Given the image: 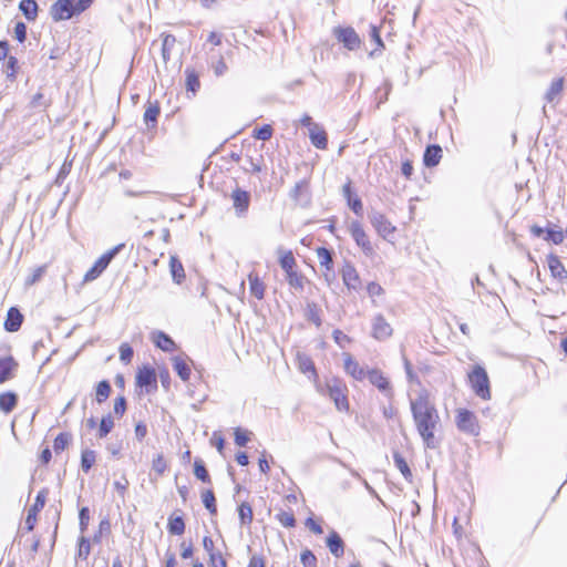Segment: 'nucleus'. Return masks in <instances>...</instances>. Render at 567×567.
<instances>
[{
    "label": "nucleus",
    "mask_w": 567,
    "mask_h": 567,
    "mask_svg": "<svg viewBox=\"0 0 567 567\" xmlns=\"http://www.w3.org/2000/svg\"><path fill=\"white\" fill-rule=\"evenodd\" d=\"M176 44L175 37L167 34L163 38L159 50L162 52L163 60L166 62L171 58L172 50L174 49Z\"/></svg>",
    "instance_id": "obj_34"
},
{
    "label": "nucleus",
    "mask_w": 567,
    "mask_h": 567,
    "mask_svg": "<svg viewBox=\"0 0 567 567\" xmlns=\"http://www.w3.org/2000/svg\"><path fill=\"white\" fill-rule=\"evenodd\" d=\"M83 11L76 1L73 0H56L50 9L51 18L54 21L69 20L74 16L81 14Z\"/></svg>",
    "instance_id": "obj_4"
},
{
    "label": "nucleus",
    "mask_w": 567,
    "mask_h": 567,
    "mask_svg": "<svg viewBox=\"0 0 567 567\" xmlns=\"http://www.w3.org/2000/svg\"><path fill=\"white\" fill-rule=\"evenodd\" d=\"M249 281V291L251 296H254L258 300H262L265 298L266 285L259 277V275L255 271H251L248 275Z\"/></svg>",
    "instance_id": "obj_18"
},
{
    "label": "nucleus",
    "mask_w": 567,
    "mask_h": 567,
    "mask_svg": "<svg viewBox=\"0 0 567 567\" xmlns=\"http://www.w3.org/2000/svg\"><path fill=\"white\" fill-rule=\"evenodd\" d=\"M153 470L157 473V475H162L165 472L166 462L164 461V458L161 455H158L153 461Z\"/></svg>",
    "instance_id": "obj_62"
},
{
    "label": "nucleus",
    "mask_w": 567,
    "mask_h": 567,
    "mask_svg": "<svg viewBox=\"0 0 567 567\" xmlns=\"http://www.w3.org/2000/svg\"><path fill=\"white\" fill-rule=\"evenodd\" d=\"M117 249H112L106 252H104L94 264L93 266L85 272L83 277V282H91L95 279H97L104 270L110 265L111 260L116 255Z\"/></svg>",
    "instance_id": "obj_7"
},
{
    "label": "nucleus",
    "mask_w": 567,
    "mask_h": 567,
    "mask_svg": "<svg viewBox=\"0 0 567 567\" xmlns=\"http://www.w3.org/2000/svg\"><path fill=\"white\" fill-rule=\"evenodd\" d=\"M112 388L109 381H100L95 386V400L97 403L105 402L111 395Z\"/></svg>",
    "instance_id": "obj_32"
},
{
    "label": "nucleus",
    "mask_w": 567,
    "mask_h": 567,
    "mask_svg": "<svg viewBox=\"0 0 567 567\" xmlns=\"http://www.w3.org/2000/svg\"><path fill=\"white\" fill-rule=\"evenodd\" d=\"M19 10L28 21H34L39 14V6L35 0H21Z\"/></svg>",
    "instance_id": "obj_26"
},
{
    "label": "nucleus",
    "mask_w": 567,
    "mask_h": 567,
    "mask_svg": "<svg viewBox=\"0 0 567 567\" xmlns=\"http://www.w3.org/2000/svg\"><path fill=\"white\" fill-rule=\"evenodd\" d=\"M152 339L155 346L162 349L163 351L169 352L173 351L175 348L174 341L171 339L169 336L165 334L164 332L153 333Z\"/></svg>",
    "instance_id": "obj_31"
},
{
    "label": "nucleus",
    "mask_w": 567,
    "mask_h": 567,
    "mask_svg": "<svg viewBox=\"0 0 567 567\" xmlns=\"http://www.w3.org/2000/svg\"><path fill=\"white\" fill-rule=\"evenodd\" d=\"M72 443V434L70 432H61L53 440V451L60 454L66 450Z\"/></svg>",
    "instance_id": "obj_30"
},
{
    "label": "nucleus",
    "mask_w": 567,
    "mask_h": 567,
    "mask_svg": "<svg viewBox=\"0 0 567 567\" xmlns=\"http://www.w3.org/2000/svg\"><path fill=\"white\" fill-rule=\"evenodd\" d=\"M327 546L331 554L336 557H340L344 553V544L337 532H332L327 538Z\"/></svg>",
    "instance_id": "obj_27"
},
{
    "label": "nucleus",
    "mask_w": 567,
    "mask_h": 567,
    "mask_svg": "<svg viewBox=\"0 0 567 567\" xmlns=\"http://www.w3.org/2000/svg\"><path fill=\"white\" fill-rule=\"evenodd\" d=\"M23 322V315L16 307L9 308L3 323L4 330L8 332H17Z\"/></svg>",
    "instance_id": "obj_17"
},
{
    "label": "nucleus",
    "mask_w": 567,
    "mask_h": 567,
    "mask_svg": "<svg viewBox=\"0 0 567 567\" xmlns=\"http://www.w3.org/2000/svg\"><path fill=\"white\" fill-rule=\"evenodd\" d=\"M156 388V373L153 369L144 367V390L151 392Z\"/></svg>",
    "instance_id": "obj_45"
},
{
    "label": "nucleus",
    "mask_w": 567,
    "mask_h": 567,
    "mask_svg": "<svg viewBox=\"0 0 567 567\" xmlns=\"http://www.w3.org/2000/svg\"><path fill=\"white\" fill-rule=\"evenodd\" d=\"M343 284L348 289L358 290L361 285L360 276L351 262H346L341 269Z\"/></svg>",
    "instance_id": "obj_15"
},
{
    "label": "nucleus",
    "mask_w": 567,
    "mask_h": 567,
    "mask_svg": "<svg viewBox=\"0 0 567 567\" xmlns=\"http://www.w3.org/2000/svg\"><path fill=\"white\" fill-rule=\"evenodd\" d=\"M114 488L118 492L121 496H123L127 489L128 481L124 475L120 477V480L114 481Z\"/></svg>",
    "instance_id": "obj_60"
},
{
    "label": "nucleus",
    "mask_w": 567,
    "mask_h": 567,
    "mask_svg": "<svg viewBox=\"0 0 567 567\" xmlns=\"http://www.w3.org/2000/svg\"><path fill=\"white\" fill-rule=\"evenodd\" d=\"M185 530V523L181 516L171 517L168 520V532L172 535H182Z\"/></svg>",
    "instance_id": "obj_43"
},
{
    "label": "nucleus",
    "mask_w": 567,
    "mask_h": 567,
    "mask_svg": "<svg viewBox=\"0 0 567 567\" xmlns=\"http://www.w3.org/2000/svg\"><path fill=\"white\" fill-rule=\"evenodd\" d=\"M19 363L12 355L0 358V384L12 380L18 370Z\"/></svg>",
    "instance_id": "obj_12"
},
{
    "label": "nucleus",
    "mask_w": 567,
    "mask_h": 567,
    "mask_svg": "<svg viewBox=\"0 0 567 567\" xmlns=\"http://www.w3.org/2000/svg\"><path fill=\"white\" fill-rule=\"evenodd\" d=\"M547 262L554 278L559 279L560 281L567 279V270L556 255H549L547 257Z\"/></svg>",
    "instance_id": "obj_22"
},
{
    "label": "nucleus",
    "mask_w": 567,
    "mask_h": 567,
    "mask_svg": "<svg viewBox=\"0 0 567 567\" xmlns=\"http://www.w3.org/2000/svg\"><path fill=\"white\" fill-rule=\"evenodd\" d=\"M113 426H114V422H113L112 416L111 415L103 416L100 422L97 436L100 439L107 436V434L112 431Z\"/></svg>",
    "instance_id": "obj_44"
},
{
    "label": "nucleus",
    "mask_w": 567,
    "mask_h": 567,
    "mask_svg": "<svg viewBox=\"0 0 567 567\" xmlns=\"http://www.w3.org/2000/svg\"><path fill=\"white\" fill-rule=\"evenodd\" d=\"M370 221L372 226L375 228L378 234L384 239L391 235L395 227L388 220V218L380 212L372 210L369 214Z\"/></svg>",
    "instance_id": "obj_11"
},
{
    "label": "nucleus",
    "mask_w": 567,
    "mask_h": 567,
    "mask_svg": "<svg viewBox=\"0 0 567 567\" xmlns=\"http://www.w3.org/2000/svg\"><path fill=\"white\" fill-rule=\"evenodd\" d=\"M410 405L415 427L424 445L435 449L437 446L435 431L440 424V415L435 405L430 401L427 392H420L415 399L410 401Z\"/></svg>",
    "instance_id": "obj_1"
},
{
    "label": "nucleus",
    "mask_w": 567,
    "mask_h": 567,
    "mask_svg": "<svg viewBox=\"0 0 567 567\" xmlns=\"http://www.w3.org/2000/svg\"><path fill=\"white\" fill-rule=\"evenodd\" d=\"M393 461H394V464H395L396 468L402 473L404 478L406 481H411L412 480V472H411L406 461L404 460V457L401 454H399V453H394L393 454Z\"/></svg>",
    "instance_id": "obj_38"
},
{
    "label": "nucleus",
    "mask_w": 567,
    "mask_h": 567,
    "mask_svg": "<svg viewBox=\"0 0 567 567\" xmlns=\"http://www.w3.org/2000/svg\"><path fill=\"white\" fill-rule=\"evenodd\" d=\"M317 257L320 266L324 267L327 271H332V252L329 249L319 247L317 249Z\"/></svg>",
    "instance_id": "obj_36"
},
{
    "label": "nucleus",
    "mask_w": 567,
    "mask_h": 567,
    "mask_svg": "<svg viewBox=\"0 0 567 567\" xmlns=\"http://www.w3.org/2000/svg\"><path fill=\"white\" fill-rule=\"evenodd\" d=\"M327 393L329 398L333 401L336 409L341 412L349 411V402H348V389L346 384L338 380L333 379L327 383Z\"/></svg>",
    "instance_id": "obj_3"
},
{
    "label": "nucleus",
    "mask_w": 567,
    "mask_h": 567,
    "mask_svg": "<svg viewBox=\"0 0 567 567\" xmlns=\"http://www.w3.org/2000/svg\"><path fill=\"white\" fill-rule=\"evenodd\" d=\"M299 369L303 373L311 372L316 374V369L312 360L307 355H298Z\"/></svg>",
    "instance_id": "obj_49"
},
{
    "label": "nucleus",
    "mask_w": 567,
    "mask_h": 567,
    "mask_svg": "<svg viewBox=\"0 0 567 567\" xmlns=\"http://www.w3.org/2000/svg\"><path fill=\"white\" fill-rule=\"evenodd\" d=\"M455 422L461 432L473 436L480 434L478 420L473 412L466 409H458L456 411Z\"/></svg>",
    "instance_id": "obj_5"
},
{
    "label": "nucleus",
    "mask_w": 567,
    "mask_h": 567,
    "mask_svg": "<svg viewBox=\"0 0 567 567\" xmlns=\"http://www.w3.org/2000/svg\"><path fill=\"white\" fill-rule=\"evenodd\" d=\"M333 34L348 50H355L361 44L359 34L351 27L336 28Z\"/></svg>",
    "instance_id": "obj_10"
},
{
    "label": "nucleus",
    "mask_w": 567,
    "mask_h": 567,
    "mask_svg": "<svg viewBox=\"0 0 567 567\" xmlns=\"http://www.w3.org/2000/svg\"><path fill=\"white\" fill-rule=\"evenodd\" d=\"M470 383L475 394L483 400L491 398L489 379L485 369L481 365H475L473 371L468 374Z\"/></svg>",
    "instance_id": "obj_2"
},
{
    "label": "nucleus",
    "mask_w": 567,
    "mask_h": 567,
    "mask_svg": "<svg viewBox=\"0 0 567 567\" xmlns=\"http://www.w3.org/2000/svg\"><path fill=\"white\" fill-rule=\"evenodd\" d=\"M194 474L195 476L200 480L202 482L204 483H208L210 480H209V474L203 463L202 460H196L195 463H194Z\"/></svg>",
    "instance_id": "obj_48"
},
{
    "label": "nucleus",
    "mask_w": 567,
    "mask_h": 567,
    "mask_svg": "<svg viewBox=\"0 0 567 567\" xmlns=\"http://www.w3.org/2000/svg\"><path fill=\"white\" fill-rule=\"evenodd\" d=\"M230 197L237 216L245 215L249 207L250 194L240 188H236L233 190Z\"/></svg>",
    "instance_id": "obj_14"
},
{
    "label": "nucleus",
    "mask_w": 567,
    "mask_h": 567,
    "mask_svg": "<svg viewBox=\"0 0 567 567\" xmlns=\"http://www.w3.org/2000/svg\"><path fill=\"white\" fill-rule=\"evenodd\" d=\"M96 462V452L93 450H83L81 452V468L84 473H89Z\"/></svg>",
    "instance_id": "obj_33"
},
{
    "label": "nucleus",
    "mask_w": 567,
    "mask_h": 567,
    "mask_svg": "<svg viewBox=\"0 0 567 567\" xmlns=\"http://www.w3.org/2000/svg\"><path fill=\"white\" fill-rule=\"evenodd\" d=\"M286 279H287L288 285L291 288H293L298 291L303 290L306 278L301 274H299L297 271L289 272L286 275Z\"/></svg>",
    "instance_id": "obj_37"
},
{
    "label": "nucleus",
    "mask_w": 567,
    "mask_h": 567,
    "mask_svg": "<svg viewBox=\"0 0 567 567\" xmlns=\"http://www.w3.org/2000/svg\"><path fill=\"white\" fill-rule=\"evenodd\" d=\"M234 435H235V443L238 446H245L248 443V441L250 440V432L244 431L240 427L235 429Z\"/></svg>",
    "instance_id": "obj_53"
},
{
    "label": "nucleus",
    "mask_w": 567,
    "mask_h": 567,
    "mask_svg": "<svg viewBox=\"0 0 567 567\" xmlns=\"http://www.w3.org/2000/svg\"><path fill=\"white\" fill-rule=\"evenodd\" d=\"M564 90V78L554 80L545 94L548 103H555Z\"/></svg>",
    "instance_id": "obj_29"
},
{
    "label": "nucleus",
    "mask_w": 567,
    "mask_h": 567,
    "mask_svg": "<svg viewBox=\"0 0 567 567\" xmlns=\"http://www.w3.org/2000/svg\"><path fill=\"white\" fill-rule=\"evenodd\" d=\"M169 271L175 284L181 285L185 280L184 267L176 256H171L169 258Z\"/></svg>",
    "instance_id": "obj_25"
},
{
    "label": "nucleus",
    "mask_w": 567,
    "mask_h": 567,
    "mask_svg": "<svg viewBox=\"0 0 567 567\" xmlns=\"http://www.w3.org/2000/svg\"><path fill=\"white\" fill-rule=\"evenodd\" d=\"M90 553H91L90 540L84 536L80 537L78 540V557L83 560H86L90 556Z\"/></svg>",
    "instance_id": "obj_46"
},
{
    "label": "nucleus",
    "mask_w": 567,
    "mask_h": 567,
    "mask_svg": "<svg viewBox=\"0 0 567 567\" xmlns=\"http://www.w3.org/2000/svg\"><path fill=\"white\" fill-rule=\"evenodd\" d=\"M126 410V401L124 396H118L114 401V412L118 416H122Z\"/></svg>",
    "instance_id": "obj_61"
},
{
    "label": "nucleus",
    "mask_w": 567,
    "mask_h": 567,
    "mask_svg": "<svg viewBox=\"0 0 567 567\" xmlns=\"http://www.w3.org/2000/svg\"><path fill=\"white\" fill-rule=\"evenodd\" d=\"M343 365H344V370L348 374H350L353 379L358 380V381H362L363 379H365L367 374H368V370H365L364 368H362L358 361H355L351 354L349 353H346L344 354V362H343Z\"/></svg>",
    "instance_id": "obj_16"
},
{
    "label": "nucleus",
    "mask_w": 567,
    "mask_h": 567,
    "mask_svg": "<svg viewBox=\"0 0 567 567\" xmlns=\"http://www.w3.org/2000/svg\"><path fill=\"white\" fill-rule=\"evenodd\" d=\"M272 136V127L268 124L256 128L254 131V137L259 141H269Z\"/></svg>",
    "instance_id": "obj_52"
},
{
    "label": "nucleus",
    "mask_w": 567,
    "mask_h": 567,
    "mask_svg": "<svg viewBox=\"0 0 567 567\" xmlns=\"http://www.w3.org/2000/svg\"><path fill=\"white\" fill-rule=\"evenodd\" d=\"M278 522L285 527H293L296 525V519L292 513L281 511L276 515Z\"/></svg>",
    "instance_id": "obj_50"
},
{
    "label": "nucleus",
    "mask_w": 567,
    "mask_h": 567,
    "mask_svg": "<svg viewBox=\"0 0 567 567\" xmlns=\"http://www.w3.org/2000/svg\"><path fill=\"white\" fill-rule=\"evenodd\" d=\"M133 358V349L130 344L123 343L120 347V359L124 363H130Z\"/></svg>",
    "instance_id": "obj_56"
},
{
    "label": "nucleus",
    "mask_w": 567,
    "mask_h": 567,
    "mask_svg": "<svg viewBox=\"0 0 567 567\" xmlns=\"http://www.w3.org/2000/svg\"><path fill=\"white\" fill-rule=\"evenodd\" d=\"M545 239L551 241L555 245L561 244L564 240V233L563 230L548 229L546 230Z\"/></svg>",
    "instance_id": "obj_55"
},
{
    "label": "nucleus",
    "mask_w": 567,
    "mask_h": 567,
    "mask_svg": "<svg viewBox=\"0 0 567 567\" xmlns=\"http://www.w3.org/2000/svg\"><path fill=\"white\" fill-rule=\"evenodd\" d=\"M367 291L368 293L371 296V297H374V296H380L383 293V289L382 287L377 284V282H370L368 286H367Z\"/></svg>",
    "instance_id": "obj_64"
},
{
    "label": "nucleus",
    "mask_w": 567,
    "mask_h": 567,
    "mask_svg": "<svg viewBox=\"0 0 567 567\" xmlns=\"http://www.w3.org/2000/svg\"><path fill=\"white\" fill-rule=\"evenodd\" d=\"M174 370L183 381H187L190 375V368L183 359H174Z\"/></svg>",
    "instance_id": "obj_39"
},
{
    "label": "nucleus",
    "mask_w": 567,
    "mask_h": 567,
    "mask_svg": "<svg viewBox=\"0 0 567 567\" xmlns=\"http://www.w3.org/2000/svg\"><path fill=\"white\" fill-rule=\"evenodd\" d=\"M307 318L318 327L321 324L319 308L315 302H309L307 305Z\"/></svg>",
    "instance_id": "obj_51"
},
{
    "label": "nucleus",
    "mask_w": 567,
    "mask_h": 567,
    "mask_svg": "<svg viewBox=\"0 0 567 567\" xmlns=\"http://www.w3.org/2000/svg\"><path fill=\"white\" fill-rule=\"evenodd\" d=\"M47 270H48L47 265H41V266L35 267L31 271V274L25 278V281H24L25 286L31 287V286H34L35 284H38L39 281H41L42 278L44 277Z\"/></svg>",
    "instance_id": "obj_35"
},
{
    "label": "nucleus",
    "mask_w": 567,
    "mask_h": 567,
    "mask_svg": "<svg viewBox=\"0 0 567 567\" xmlns=\"http://www.w3.org/2000/svg\"><path fill=\"white\" fill-rule=\"evenodd\" d=\"M349 230L355 244L362 249L363 254L367 257H372L374 255V248L362 225L358 220H353L350 223Z\"/></svg>",
    "instance_id": "obj_6"
},
{
    "label": "nucleus",
    "mask_w": 567,
    "mask_h": 567,
    "mask_svg": "<svg viewBox=\"0 0 567 567\" xmlns=\"http://www.w3.org/2000/svg\"><path fill=\"white\" fill-rule=\"evenodd\" d=\"M442 158V148L439 145H429L423 155V162L426 167L436 166Z\"/></svg>",
    "instance_id": "obj_23"
},
{
    "label": "nucleus",
    "mask_w": 567,
    "mask_h": 567,
    "mask_svg": "<svg viewBox=\"0 0 567 567\" xmlns=\"http://www.w3.org/2000/svg\"><path fill=\"white\" fill-rule=\"evenodd\" d=\"M342 193H343V196L347 198L348 205L353 210V213L359 215V216H361L362 215V210H363L362 202H361V199L359 197H353L352 196V189H351V183L350 182H348L342 187Z\"/></svg>",
    "instance_id": "obj_24"
},
{
    "label": "nucleus",
    "mask_w": 567,
    "mask_h": 567,
    "mask_svg": "<svg viewBox=\"0 0 567 567\" xmlns=\"http://www.w3.org/2000/svg\"><path fill=\"white\" fill-rule=\"evenodd\" d=\"M158 114L159 107L157 105H150L144 112V122L147 123L148 130H153L155 127Z\"/></svg>",
    "instance_id": "obj_41"
},
{
    "label": "nucleus",
    "mask_w": 567,
    "mask_h": 567,
    "mask_svg": "<svg viewBox=\"0 0 567 567\" xmlns=\"http://www.w3.org/2000/svg\"><path fill=\"white\" fill-rule=\"evenodd\" d=\"M31 105L33 107H37V106H43L44 109L49 107L50 106V102L44 100V95L43 93L41 92H38L35 93L33 96H32V100H31Z\"/></svg>",
    "instance_id": "obj_59"
},
{
    "label": "nucleus",
    "mask_w": 567,
    "mask_h": 567,
    "mask_svg": "<svg viewBox=\"0 0 567 567\" xmlns=\"http://www.w3.org/2000/svg\"><path fill=\"white\" fill-rule=\"evenodd\" d=\"M372 385L382 392L388 399L393 398V388L389 379L378 369L368 370L367 377Z\"/></svg>",
    "instance_id": "obj_9"
},
{
    "label": "nucleus",
    "mask_w": 567,
    "mask_h": 567,
    "mask_svg": "<svg viewBox=\"0 0 567 567\" xmlns=\"http://www.w3.org/2000/svg\"><path fill=\"white\" fill-rule=\"evenodd\" d=\"M19 396L13 391L0 393V411L4 414L11 413L18 405Z\"/></svg>",
    "instance_id": "obj_20"
},
{
    "label": "nucleus",
    "mask_w": 567,
    "mask_h": 567,
    "mask_svg": "<svg viewBox=\"0 0 567 567\" xmlns=\"http://www.w3.org/2000/svg\"><path fill=\"white\" fill-rule=\"evenodd\" d=\"M213 70H214V73L217 75V76H220L223 74L226 73L227 71V65L225 63V61L223 60V58H220L214 65H213Z\"/></svg>",
    "instance_id": "obj_63"
},
{
    "label": "nucleus",
    "mask_w": 567,
    "mask_h": 567,
    "mask_svg": "<svg viewBox=\"0 0 567 567\" xmlns=\"http://www.w3.org/2000/svg\"><path fill=\"white\" fill-rule=\"evenodd\" d=\"M18 71H19V64H18L17 58L12 56V55L9 56L7 59L6 69H4L7 78L10 80H16Z\"/></svg>",
    "instance_id": "obj_47"
},
{
    "label": "nucleus",
    "mask_w": 567,
    "mask_h": 567,
    "mask_svg": "<svg viewBox=\"0 0 567 567\" xmlns=\"http://www.w3.org/2000/svg\"><path fill=\"white\" fill-rule=\"evenodd\" d=\"M210 567H226V560L220 553L213 551L209 554Z\"/></svg>",
    "instance_id": "obj_57"
},
{
    "label": "nucleus",
    "mask_w": 567,
    "mask_h": 567,
    "mask_svg": "<svg viewBox=\"0 0 567 567\" xmlns=\"http://www.w3.org/2000/svg\"><path fill=\"white\" fill-rule=\"evenodd\" d=\"M309 138L311 141V144L319 148V150H326L328 145V137L327 133L323 130L321 125L318 123L312 126V128L309 130Z\"/></svg>",
    "instance_id": "obj_19"
},
{
    "label": "nucleus",
    "mask_w": 567,
    "mask_h": 567,
    "mask_svg": "<svg viewBox=\"0 0 567 567\" xmlns=\"http://www.w3.org/2000/svg\"><path fill=\"white\" fill-rule=\"evenodd\" d=\"M48 491L45 488L41 489L34 499L33 505L29 508L28 515L25 518V527L28 532H32L38 522V514L43 509L47 502Z\"/></svg>",
    "instance_id": "obj_8"
},
{
    "label": "nucleus",
    "mask_w": 567,
    "mask_h": 567,
    "mask_svg": "<svg viewBox=\"0 0 567 567\" xmlns=\"http://www.w3.org/2000/svg\"><path fill=\"white\" fill-rule=\"evenodd\" d=\"M238 515L243 525H249L252 522V508L248 503H241L238 507Z\"/></svg>",
    "instance_id": "obj_42"
},
{
    "label": "nucleus",
    "mask_w": 567,
    "mask_h": 567,
    "mask_svg": "<svg viewBox=\"0 0 567 567\" xmlns=\"http://www.w3.org/2000/svg\"><path fill=\"white\" fill-rule=\"evenodd\" d=\"M277 254L279 256V265L286 275L296 271L297 262L291 250H285L282 247H279Z\"/></svg>",
    "instance_id": "obj_21"
},
{
    "label": "nucleus",
    "mask_w": 567,
    "mask_h": 567,
    "mask_svg": "<svg viewBox=\"0 0 567 567\" xmlns=\"http://www.w3.org/2000/svg\"><path fill=\"white\" fill-rule=\"evenodd\" d=\"M185 84H186L187 92H192L193 95H195L196 92L199 90V87H200L199 75L194 69L186 68Z\"/></svg>",
    "instance_id": "obj_28"
},
{
    "label": "nucleus",
    "mask_w": 567,
    "mask_h": 567,
    "mask_svg": "<svg viewBox=\"0 0 567 567\" xmlns=\"http://www.w3.org/2000/svg\"><path fill=\"white\" fill-rule=\"evenodd\" d=\"M202 501L205 508L213 515L217 513L216 499L213 491L207 489L202 493Z\"/></svg>",
    "instance_id": "obj_40"
},
{
    "label": "nucleus",
    "mask_w": 567,
    "mask_h": 567,
    "mask_svg": "<svg viewBox=\"0 0 567 567\" xmlns=\"http://www.w3.org/2000/svg\"><path fill=\"white\" fill-rule=\"evenodd\" d=\"M14 37L19 42H24L27 39V27L23 22H17L14 25Z\"/></svg>",
    "instance_id": "obj_58"
},
{
    "label": "nucleus",
    "mask_w": 567,
    "mask_h": 567,
    "mask_svg": "<svg viewBox=\"0 0 567 567\" xmlns=\"http://www.w3.org/2000/svg\"><path fill=\"white\" fill-rule=\"evenodd\" d=\"M392 327L382 315L374 317L372 322V336L377 340H385L392 336Z\"/></svg>",
    "instance_id": "obj_13"
},
{
    "label": "nucleus",
    "mask_w": 567,
    "mask_h": 567,
    "mask_svg": "<svg viewBox=\"0 0 567 567\" xmlns=\"http://www.w3.org/2000/svg\"><path fill=\"white\" fill-rule=\"evenodd\" d=\"M300 560L303 567H316L317 565V558L309 549L301 553Z\"/></svg>",
    "instance_id": "obj_54"
}]
</instances>
